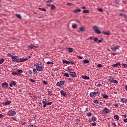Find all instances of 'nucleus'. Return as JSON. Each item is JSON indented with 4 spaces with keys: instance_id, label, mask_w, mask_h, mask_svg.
<instances>
[{
    "instance_id": "37998d69",
    "label": "nucleus",
    "mask_w": 127,
    "mask_h": 127,
    "mask_svg": "<svg viewBox=\"0 0 127 127\" xmlns=\"http://www.w3.org/2000/svg\"><path fill=\"white\" fill-rule=\"evenodd\" d=\"M47 101V100H46V99H43L42 104L47 103V102H46Z\"/></svg>"
},
{
    "instance_id": "e433bc0d",
    "label": "nucleus",
    "mask_w": 127,
    "mask_h": 127,
    "mask_svg": "<svg viewBox=\"0 0 127 127\" xmlns=\"http://www.w3.org/2000/svg\"><path fill=\"white\" fill-rule=\"evenodd\" d=\"M95 85L96 86H97V87H98V88H100V87L102 86V85L101 84H97V83H96Z\"/></svg>"
},
{
    "instance_id": "412c9836",
    "label": "nucleus",
    "mask_w": 127,
    "mask_h": 127,
    "mask_svg": "<svg viewBox=\"0 0 127 127\" xmlns=\"http://www.w3.org/2000/svg\"><path fill=\"white\" fill-rule=\"evenodd\" d=\"M120 102H121L122 103H126V100L125 98H121Z\"/></svg>"
},
{
    "instance_id": "49530a36",
    "label": "nucleus",
    "mask_w": 127,
    "mask_h": 127,
    "mask_svg": "<svg viewBox=\"0 0 127 127\" xmlns=\"http://www.w3.org/2000/svg\"><path fill=\"white\" fill-rule=\"evenodd\" d=\"M7 56H9V57H11V59L12 57H13V55H11L10 53H8Z\"/></svg>"
},
{
    "instance_id": "f704fd0d",
    "label": "nucleus",
    "mask_w": 127,
    "mask_h": 127,
    "mask_svg": "<svg viewBox=\"0 0 127 127\" xmlns=\"http://www.w3.org/2000/svg\"><path fill=\"white\" fill-rule=\"evenodd\" d=\"M87 116H88V117H91L92 116L91 112H88V113H87Z\"/></svg>"
},
{
    "instance_id": "13d9d810",
    "label": "nucleus",
    "mask_w": 127,
    "mask_h": 127,
    "mask_svg": "<svg viewBox=\"0 0 127 127\" xmlns=\"http://www.w3.org/2000/svg\"><path fill=\"white\" fill-rule=\"evenodd\" d=\"M97 67H98V68H101V67H102V64H98L97 65Z\"/></svg>"
},
{
    "instance_id": "ea45409f",
    "label": "nucleus",
    "mask_w": 127,
    "mask_h": 127,
    "mask_svg": "<svg viewBox=\"0 0 127 127\" xmlns=\"http://www.w3.org/2000/svg\"><path fill=\"white\" fill-rule=\"evenodd\" d=\"M5 117V116L3 114H0V119H2Z\"/></svg>"
},
{
    "instance_id": "3c124183",
    "label": "nucleus",
    "mask_w": 127,
    "mask_h": 127,
    "mask_svg": "<svg viewBox=\"0 0 127 127\" xmlns=\"http://www.w3.org/2000/svg\"><path fill=\"white\" fill-rule=\"evenodd\" d=\"M98 38H97V37H95L94 39H93V40H94V41H95V42H96V41H98Z\"/></svg>"
},
{
    "instance_id": "f257e3e1",
    "label": "nucleus",
    "mask_w": 127,
    "mask_h": 127,
    "mask_svg": "<svg viewBox=\"0 0 127 127\" xmlns=\"http://www.w3.org/2000/svg\"><path fill=\"white\" fill-rule=\"evenodd\" d=\"M38 72H42L44 69V64L41 62H38L34 65Z\"/></svg>"
},
{
    "instance_id": "6ab92c4d",
    "label": "nucleus",
    "mask_w": 127,
    "mask_h": 127,
    "mask_svg": "<svg viewBox=\"0 0 127 127\" xmlns=\"http://www.w3.org/2000/svg\"><path fill=\"white\" fill-rule=\"evenodd\" d=\"M70 75H71L72 77H76V76H77V74H76V73L73 72H70Z\"/></svg>"
},
{
    "instance_id": "6e6d98bb",
    "label": "nucleus",
    "mask_w": 127,
    "mask_h": 127,
    "mask_svg": "<svg viewBox=\"0 0 127 127\" xmlns=\"http://www.w3.org/2000/svg\"><path fill=\"white\" fill-rule=\"evenodd\" d=\"M30 82H31L32 83H35V82H36V80H30Z\"/></svg>"
},
{
    "instance_id": "0e129e2a",
    "label": "nucleus",
    "mask_w": 127,
    "mask_h": 127,
    "mask_svg": "<svg viewBox=\"0 0 127 127\" xmlns=\"http://www.w3.org/2000/svg\"><path fill=\"white\" fill-rule=\"evenodd\" d=\"M111 49L113 51H116V49H115V48L113 47H112L111 48Z\"/></svg>"
},
{
    "instance_id": "72a5a7b5",
    "label": "nucleus",
    "mask_w": 127,
    "mask_h": 127,
    "mask_svg": "<svg viewBox=\"0 0 127 127\" xmlns=\"http://www.w3.org/2000/svg\"><path fill=\"white\" fill-rule=\"evenodd\" d=\"M67 5H69V6H74V4L72 3H67Z\"/></svg>"
},
{
    "instance_id": "9d476101",
    "label": "nucleus",
    "mask_w": 127,
    "mask_h": 127,
    "mask_svg": "<svg viewBox=\"0 0 127 127\" xmlns=\"http://www.w3.org/2000/svg\"><path fill=\"white\" fill-rule=\"evenodd\" d=\"M103 113H105L106 114H108L109 112H110V110L106 108V107H105L104 109H103Z\"/></svg>"
},
{
    "instance_id": "1a4fd4ad",
    "label": "nucleus",
    "mask_w": 127,
    "mask_h": 127,
    "mask_svg": "<svg viewBox=\"0 0 127 127\" xmlns=\"http://www.w3.org/2000/svg\"><path fill=\"white\" fill-rule=\"evenodd\" d=\"M26 60H27V58H19L18 63L24 62V61H26Z\"/></svg>"
},
{
    "instance_id": "6e6552de",
    "label": "nucleus",
    "mask_w": 127,
    "mask_h": 127,
    "mask_svg": "<svg viewBox=\"0 0 127 127\" xmlns=\"http://www.w3.org/2000/svg\"><path fill=\"white\" fill-rule=\"evenodd\" d=\"M13 86H16V82L12 80L11 82H9V86L12 87Z\"/></svg>"
},
{
    "instance_id": "a211bd4d",
    "label": "nucleus",
    "mask_w": 127,
    "mask_h": 127,
    "mask_svg": "<svg viewBox=\"0 0 127 127\" xmlns=\"http://www.w3.org/2000/svg\"><path fill=\"white\" fill-rule=\"evenodd\" d=\"M33 72L34 75H35V74H37V72H38V71L37 70V68H34L33 69Z\"/></svg>"
},
{
    "instance_id": "09e8293b",
    "label": "nucleus",
    "mask_w": 127,
    "mask_h": 127,
    "mask_svg": "<svg viewBox=\"0 0 127 127\" xmlns=\"http://www.w3.org/2000/svg\"><path fill=\"white\" fill-rule=\"evenodd\" d=\"M12 75H13L14 76H15L16 75H18V72H17V71L16 72H13Z\"/></svg>"
},
{
    "instance_id": "c756f323",
    "label": "nucleus",
    "mask_w": 127,
    "mask_h": 127,
    "mask_svg": "<svg viewBox=\"0 0 127 127\" xmlns=\"http://www.w3.org/2000/svg\"><path fill=\"white\" fill-rule=\"evenodd\" d=\"M84 63H89L90 62V61L88 59H85L83 60Z\"/></svg>"
},
{
    "instance_id": "a19ab883",
    "label": "nucleus",
    "mask_w": 127,
    "mask_h": 127,
    "mask_svg": "<svg viewBox=\"0 0 127 127\" xmlns=\"http://www.w3.org/2000/svg\"><path fill=\"white\" fill-rule=\"evenodd\" d=\"M114 47V49H115V50H116L117 49H119V48H120V46H115V47Z\"/></svg>"
},
{
    "instance_id": "0eeeda50",
    "label": "nucleus",
    "mask_w": 127,
    "mask_h": 127,
    "mask_svg": "<svg viewBox=\"0 0 127 127\" xmlns=\"http://www.w3.org/2000/svg\"><path fill=\"white\" fill-rule=\"evenodd\" d=\"M97 120V118L95 116H92L91 118L89 119V122H94Z\"/></svg>"
},
{
    "instance_id": "423d86ee",
    "label": "nucleus",
    "mask_w": 127,
    "mask_h": 127,
    "mask_svg": "<svg viewBox=\"0 0 127 127\" xmlns=\"http://www.w3.org/2000/svg\"><path fill=\"white\" fill-rule=\"evenodd\" d=\"M8 116H14L16 114L15 111L13 110H9V112H7Z\"/></svg>"
},
{
    "instance_id": "ddd939ff",
    "label": "nucleus",
    "mask_w": 127,
    "mask_h": 127,
    "mask_svg": "<svg viewBox=\"0 0 127 127\" xmlns=\"http://www.w3.org/2000/svg\"><path fill=\"white\" fill-rule=\"evenodd\" d=\"M11 103H12L11 101H7L3 103V105H10Z\"/></svg>"
},
{
    "instance_id": "393cba45",
    "label": "nucleus",
    "mask_w": 127,
    "mask_h": 127,
    "mask_svg": "<svg viewBox=\"0 0 127 127\" xmlns=\"http://www.w3.org/2000/svg\"><path fill=\"white\" fill-rule=\"evenodd\" d=\"M51 10H55V5H54L53 4L51 5Z\"/></svg>"
},
{
    "instance_id": "052dcab7",
    "label": "nucleus",
    "mask_w": 127,
    "mask_h": 127,
    "mask_svg": "<svg viewBox=\"0 0 127 127\" xmlns=\"http://www.w3.org/2000/svg\"><path fill=\"white\" fill-rule=\"evenodd\" d=\"M123 122L125 123L127 122V118H125V119L123 120Z\"/></svg>"
},
{
    "instance_id": "2eb2a0df",
    "label": "nucleus",
    "mask_w": 127,
    "mask_h": 127,
    "mask_svg": "<svg viewBox=\"0 0 127 127\" xmlns=\"http://www.w3.org/2000/svg\"><path fill=\"white\" fill-rule=\"evenodd\" d=\"M82 78L84 80H90V77L89 76H86V75L82 76Z\"/></svg>"
},
{
    "instance_id": "a878e982",
    "label": "nucleus",
    "mask_w": 127,
    "mask_h": 127,
    "mask_svg": "<svg viewBox=\"0 0 127 127\" xmlns=\"http://www.w3.org/2000/svg\"><path fill=\"white\" fill-rule=\"evenodd\" d=\"M72 28L75 29L76 28H77V27H78V25H77V24H74L72 25Z\"/></svg>"
},
{
    "instance_id": "8fccbe9b",
    "label": "nucleus",
    "mask_w": 127,
    "mask_h": 127,
    "mask_svg": "<svg viewBox=\"0 0 127 127\" xmlns=\"http://www.w3.org/2000/svg\"><path fill=\"white\" fill-rule=\"evenodd\" d=\"M121 116L123 117L124 118H126L127 117V116L126 114H123L121 115Z\"/></svg>"
},
{
    "instance_id": "9b49d317",
    "label": "nucleus",
    "mask_w": 127,
    "mask_h": 127,
    "mask_svg": "<svg viewBox=\"0 0 127 127\" xmlns=\"http://www.w3.org/2000/svg\"><path fill=\"white\" fill-rule=\"evenodd\" d=\"M61 95H62L63 97H66V92L64 90H61L60 91Z\"/></svg>"
},
{
    "instance_id": "774afa93",
    "label": "nucleus",
    "mask_w": 127,
    "mask_h": 127,
    "mask_svg": "<svg viewBox=\"0 0 127 127\" xmlns=\"http://www.w3.org/2000/svg\"><path fill=\"white\" fill-rule=\"evenodd\" d=\"M31 127H38V126H36V125H32Z\"/></svg>"
},
{
    "instance_id": "bf43d9fd",
    "label": "nucleus",
    "mask_w": 127,
    "mask_h": 127,
    "mask_svg": "<svg viewBox=\"0 0 127 127\" xmlns=\"http://www.w3.org/2000/svg\"><path fill=\"white\" fill-rule=\"evenodd\" d=\"M43 83L45 84V85H47L48 82H46L45 81H43Z\"/></svg>"
},
{
    "instance_id": "7ed1b4c3",
    "label": "nucleus",
    "mask_w": 127,
    "mask_h": 127,
    "mask_svg": "<svg viewBox=\"0 0 127 127\" xmlns=\"http://www.w3.org/2000/svg\"><path fill=\"white\" fill-rule=\"evenodd\" d=\"M92 28L94 31L97 34H101V33H102V32H101V31L99 29V28L97 26H94Z\"/></svg>"
},
{
    "instance_id": "e2e57ef3",
    "label": "nucleus",
    "mask_w": 127,
    "mask_h": 127,
    "mask_svg": "<svg viewBox=\"0 0 127 127\" xmlns=\"http://www.w3.org/2000/svg\"><path fill=\"white\" fill-rule=\"evenodd\" d=\"M112 125H113V126H114L117 127V125L116 124V123H115V122H113V123H112Z\"/></svg>"
},
{
    "instance_id": "aec40b11",
    "label": "nucleus",
    "mask_w": 127,
    "mask_h": 127,
    "mask_svg": "<svg viewBox=\"0 0 127 127\" xmlns=\"http://www.w3.org/2000/svg\"><path fill=\"white\" fill-rule=\"evenodd\" d=\"M101 95H102V97H103V98H104V99H108V98H109V96H108V95H107V94H101Z\"/></svg>"
},
{
    "instance_id": "680f3d73",
    "label": "nucleus",
    "mask_w": 127,
    "mask_h": 127,
    "mask_svg": "<svg viewBox=\"0 0 127 127\" xmlns=\"http://www.w3.org/2000/svg\"><path fill=\"white\" fill-rule=\"evenodd\" d=\"M117 66H121V63L120 62L116 63Z\"/></svg>"
},
{
    "instance_id": "4468645a",
    "label": "nucleus",
    "mask_w": 127,
    "mask_h": 127,
    "mask_svg": "<svg viewBox=\"0 0 127 127\" xmlns=\"http://www.w3.org/2000/svg\"><path fill=\"white\" fill-rule=\"evenodd\" d=\"M63 63L64 64V63H66V64H70L71 63V62L67 60H63Z\"/></svg>"
},
{
    "instance_id": "b1692460",
    "label": "nucleus",
    "mask_w": 127,
    "mask_h": 127,
    "mask_svg": "<svg viewBox=\"0 0 127 127\" xmlns=\"http://www.w3.org/2000/svg\"><path fill=\"white\" fill-rule=\"evenodd\" d=\"M103 34H104V35H110V32H105V31H103L102 32Z\"/></svg>"
},
{
    "instance_id": "864d4df0",
    "label": "nucleus",
    "mask_w": 127,
    "mask_h": 127,
    "mask_svg": "<svg viewBox=\"0 0 127 127\" xmlns=\"http://www.w3.org/2000/svg\"><path fill=\"white\" fill-rule=\"evenodd\" d=\"M51 2H52V0H48L46 1L47 3H51Z\"/></svg>"
},
{
    "instance_id": "2f4dec72",
    "label": "nucleus",
    "mask_w": 127,
    "mask_h": 127,
    "mask_svg": "<svg viewBox=\"0 0 127 127\" xmlns=\"http://www.w3.org/2000/svg\"><path fill=\"white\" fill-rule=\"evenodd\" d=\"M83 13H89V12H90V11H89V10H84L83 11Z\"/></svg>"
},
{
    "instance_id": "4c0bfd02",
    "label": "nucleus",
    "mask_w": 127,
    "mask_h": 127,
    "mask_svg": "<svg viewBox=\"0 0 127 127\" xmlns=\"http://www.w3.org/2000/svg\"><path fill=\"white\" fill-rule=\"evenodd\" d=\"M48 95H49L50 96H52V91H48Z\"/></svg>"
},
{
    "instance_id": "5fc2aeb1",
    "label": "nucleus",
    "mask_w": 127,
    "mask_h": 127,
    "mask_svg": "<svg viewBox=\"0 0 127 127\" xmlns=\"http://www.w3.org/2000/svg\"><path fill=\"white\" fill-rule=\"evenodd\" d=\"M91 125H92V126H96L95 122L92 123H91Z\"/></svg>"
},
{
    "instance_id": "f03ea898",
    "label": "nucleus",
    "mask_w": 127,
    "mask_h": 127,
    "mask_svg": "<svg viewBox=\"0 0 127 127\" xmlns=\"http://www.w3.org/2000/svg\"><path fill=\"white\" fill-rule=\"evenodd\" d=\"M100 95V93L97 90H95V91L92 92L90 93V96L91 98H95L96 96H99Z\"/></svg>"
},
{
    "instance_id": "4d7b16f0",
    "label": "nucleus",
    "mask_w": 127,
    "mask_h": 127,
    "mask_svg": "<svg viewBox=\"0 0 127 127\" xmlns=\"http://www.w3.org/2000/svg\"><path fill=\"white\" fill-rule=\"evenodd\" d=\"M98 11H100V12H103V9H102V8H99V9H98Z\"/></svg>"
},
{
    "instance_id": "338daca9",
    "label": "nucleus",
    "mask_w": 127,
    "mask_h": 127,
    "mask_svg": "<svg viewBox=\"0 0 127 127\" xmlns=\"http://www.w3.org/2000/svg\"><path fill=\"white\" fill-rule=\"evenodd\" d=\"M29 74H32V70H29Z\"/></svg>"
},
{
    "instance_id": "473e14b6",
    "label": "nucleus",
    "mask_w": 127,
    "mask_h": 127,
    "mask_svg": "<svg viewBox=\"0 0 127 127\" xmlns=\"http://www.w3.org/2000/svg\"><path fill=\"white\" fill-rule=\"evenodd\" d=\"M22 72L23 71L21 70H18L17 71V72L18 73V75H19V74H22Z\"/></svg>"
},
{
    "instance_id": "bb28decb",
    "label": "nucleus",
    "mask_w": 127,
    "mask_h": 127,
    "mask_svg": "<svg viewBox=\"0 0 127 127\" xmlns=\"http://www.w3.org/2000/svg\"><path fill=\"white\" fill-rule=\"evenodd\" d=\"M38 9L41 11H46V9L43 8H38Z\"/></svg>"
},
{
    "instance_id": "f8f14e48",
    "label": "nucleus",
    "mask_w": 127,
    "mask_h": 127,
    "mask_svg": "<svg viewBox=\"0 0 127 127\" xmlns=\"http://www.w3.org/2000/svg\"><path fill=\"white\" fill-rule=\"evenodd\" d=\"M2 87L3 88H7L8 87V84L6 82L3 83L2 84Z\"/></svg>"
},
{
    "instance_id": "f3484780",
    "label": "nucleus",
    "mask_w": 127,
    "mask_h": 127,
    "mask_svg": "<svg viewBox=\"0 0 127 127\" xmlns=\"http://www.w3.org/2000/svg\"><path fill=\"white\" fill-rule=\"evenodd\" d=\"M73 12H74V13H78V12H81V9L78 8L77 9L74 10H73Z\"/></svg>"
},
{
    "instance_id": "4be33fe9",
    "label": "nucleus",
    "mask_w": 127,
    "mask_h": 127,
    "mask_svg": "<svg viewBox=\"0 0 127 127\" xmlns=\"http://www.w3.org/2000/svg\"><path fill=\"white\" fill-rule=\"evenodd\" d=\"M4 59L3 58H0V65H1V64H2V63H3V62H4Z\"/></svg>"
},
{
    "instance_id": "79ce46f5",
    "label": "nucleus",
    "mask_w": 127,
    "mask_h": 127,
    "mask_svg": "<svg viewBox=\"0 0 127 127\" xmlns=\"http://www.w3.org/2000/svg\"><path fill=\"white\" fill-rule=\"evenodd\" d=\"M112 67H113V68H117V67H118V65L117 64H115L112 65Z\"/></svg>"
},
{
    "instance_id": "c9c22d12",
    "label": "nucleus",
    "mask_w": 127,
    "mask_h": 127,
    "mask_svg": "<svg viewBox=\"0 0 127 127\" xmlns=\"http://www.w3.org/2000/svg\"><path fill=\"white\" fill-rule=\"evenodd\" d=\"M122 65L123 66L124 68H127V65L126 64L122 63Z\"/></svg>"
},
{
    "instance_id": "dca6fc26",
    "label": "nucleus",
    "mask_w": 127,
    "mask_h": 127,
    "mask_svg": "<svg viewBox=\"0 0 127 127\" xmlns=\"http://www.w3.org/2000/svg\"><path fill=\"white\" fill-rule=\"evenodd\" d=\"M109 82H110V83H115V84L118 83L117 80H109Z\"/></svg>"
},
{
    "instance_id": "de8ad7c7",
    "label": "nucleus",
    "mask_w": 127,
    "mask_h": 127,
    "mask_svg": "<svg viewBox=\"0 0 127 127\" xmlns=\"http://www.w3.org/2000/svg\"><path fill=\"white\" fill-rule=\"evenodd\" d=\"M64 76L65 77H69V74L68 73H64Z\"/></svg>"
},
{
    "instance_id": "cd10ccee",
    "label": "nucleus",
    "mask_w": 127,
    "mask_h": 127,
    "mask_svg": "<svg viewBox=\"0 0 127 127\" xmlns=\"http://www.w3.org/2000/svg\"><path fill=\"white\" fill-rule=\"evenodd\" d=\"M68 51L69 52H73V48H67Z\"/></svg>"
},
{
    "instance_id": "c85d7f7f",
    "label": "nucleus",
    "mask_w": 127,
    "mask_h": 127,
    "mask_svg": "<svg viewBox=\"0 0 127 127\" xmlns=\"http://www.w3.org/2000/svg\"><path fill=\"white\" fill-rule=\"evenodd\" d=\"M47 64H50V65H53L54 63L52 62L48 61V62H47Z\"/></svg>"
},
{
    "instance_id": "a18cd8bd",
    "label": "nucleus",
    "mask_w": 127,
    "mask_h": 127,
    "mask_svg": "<svg viewBox=\"0 0 127 127\" xmlns=\"http://www.w3.org/2000/svg\"><path fill=\"white\" fill-rule=\"evenodd\" d=\"M29 48H30V49H33V48L34 47V45H31L29 46Z\"/></svg>"
},
{
    "instance_id": "20e7f679",
    "label": "nucleus",
    "mask_w": 127,
    "mask_h": 127,
    "mask_svg": "<svg viewBox=\"0 0 127 127\" xmlns=\"http://www.w3.org/2000/svg\"><path fill=\"white\" fill-rule=\"evenodd\" d=\"M19 58V57L17 56H13L12 58V62H17V63H18Z\"/></svg>"
},
{
    "instance_id": "39448f33",
    "label": "nucleus",
    "mask_w": 127,
    "mask_h": 127,
    "mask_svg": "<svg viewBox=\"0 0 127 127\" xmlns=\"http://www.w3.org/2000/svg\"><path fill=\"white\" fill-rule=\"evenodd\" d=\"M56 86L60 88L63 87L64 86V81H60L59 82H57V84H56Z\"/></svg>"
},
{
    "instance_id": "5701e85b",
    "label": "nucleus",
    "mask_w": 127,
    "mask_h": 127,
    "mask_svg": "<svg viewBox=\"0 0 127 127\" xmlns=\"http://www.w3.org/2000/svg\"><path fill=\"white\" fill-rule=\"evenodd\" d=\"M114 118L116 120H119V116L118 115H115L114 116Z\"/></svg>"
},
{
    "instance_id": "7c9ffc66",
    "label": "nucleus",
    "mask_w": 127,
    "mask_h": 127,
    "mask_svg": "<svg viewBox=\"0 0 127 127\" xmlns=\"http://www.w3.org/2000/svg\"><path fill=\"white\" fill-rule=\"evenodd\" d=\"M79 29H80V31L83 32V31H85V27H81Z\"/></svg>"
},
{
    "instance_id": "603ef678",
    "label": "nucleus",
    "mask_w": 127,
    "mask_h": 127,
    "mask_svg": "<svg viewBox=\"0 0 127 127\" xmlns=\"http://www.w3.org/2000/svg\"><path fill=\"white\" fill-rule=\"evenodd\" d=\"M93 102L95 104H99V102L98 100H94Z\"/></svg>"
},
{
    "instance_id": "69168bd1",
    "label": "nucleus",
    "mask_w": 127,
    "mask_h": 127,
    "mask_svg": "<svg viewBox=\"0 0 127 127\" xmlns=\"http://www.w3.org/2000/svg\"><path fill=\"white\" fill-rule=\"evenodd\" d=\"M125 89L127 92V85L125 86Z\"/></svg>"
},
{
    "instance_id": "58836bf2",
    "label": "nucleus",
    "mask_w": 127,
    "mask_h": 127,
    "mask_svg": "<svg viewBox=\"0 0 127 127\" xmlns=\"http://www.w3.org/2000/svg\"><path fill=\"white\" fill-rule=\"evenodd\" d=\"M45 104L48 105V106H50V105H51L52 104V102H49V103H44Z\"/></svg>"
},
{
    "instance_id": "c03bdc74",
    "label": "nucleus",
    "mask_w": 127,
    "mask_h": 127,
    "mask_svg": "<svg viewBox=\"0 0 127 127\" xmlns=\"http://www.w3.org/2000/svg\"><path fill=\"white\" fill-rule=\"evenodd\" d=\"M16 16H17V17H18V18L21 19V16H20V14H17V15H16Z\"/></svg>"
}]
</instances>
